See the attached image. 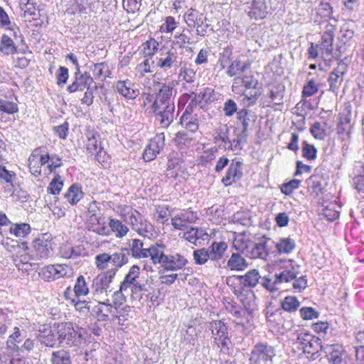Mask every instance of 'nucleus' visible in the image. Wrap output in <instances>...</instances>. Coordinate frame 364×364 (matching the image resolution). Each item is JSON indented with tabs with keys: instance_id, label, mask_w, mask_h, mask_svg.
I'll return each mask as SVG.
<instances>
[{
	"instance_id": "obj_1",
	"label": "nucleus",
	"mask_w": 364,
	"mask_h": 364,
	"mask_svg": "<svg viewBox=\"0 0 364 364\" xmlns=\"http://www.w3.org/2000/svg\"><path fill=\"white\" fill-rule=\"evenodd\" d=\"M174 86L173 82L164 84L159 89L155 97L148 95L144 99V105H151L152 112L157 116V119L163 127H168L175 117V105L173 98Z\"/></svg>"
},
{
	"instance_id": "obj_2",
	"label": "nucleus",
	"mask_w": 364,
	"mask_h": 364,
	"mask_svg": "<svg viewBox=\"0 0 364 364\" xmlns=\"http://www.w3.org/2000/svg\"><path fill=\"white\" fill-rule=\"evenodd\" d=\"M279 265H280L282 271L274 275L276 284L293 282L292 287L296 292H301L306 288V276L297 277L300 273V265L291 259L280 260Z\"/></svg>"
},
{
	"instance_id": "obj_3",
	"label": "nucleus",
	"mask_w": 364,
	"mask_h": 364,
	"mask_svg": "<svg viewBox=\"0 0 364 364\" xmlns=\"http://www.w3.org/2000/svg\"><path fill=\"white\" fill-rule=\"evenodd\" d=\"M117 213L134 230L144 237H149L152 231V225L138 210L130 205H123L117 207Z\"/></svg>"
},
{
	"instance_id": "obj_4",
	"label": "nucleus",
	"mask_w": 364,
	"mask_h": 364,
	"mask_svg": "<svg viewBox=\"0 0 364 364\" xmlns=\"http://www.w3.org/2000/svg\"><path fill=\"white\" fill-rule=\"evenodd\" d=\"M181 55V53L178 52V48L174 46H163L159 49L156 58V65L165 72L178 67L182 62Z\"/></svg>"
},
{
	"instance_id": "obj_5",
	"label": "nucleus",
	"mask_w": 364,
	"mask_h": 364,
	"mask_svg": "<svg viewBox=\"0 0 364 364\" xmlns=\"http://www.w3.org/2000/svg\"><path fill=\"white\" fill-rule=\"evenodd\" d=\"M58 346L62 347L78 346L82 343V335L75 330L70 322L60 323L56 326Z\"/></svg>"
},
{
	"instance_id": "obj_6",
	"label": "nucleus",
	"mask_w": 364,
	"mask_h": 364,
	"mask_svg": "<svg viewBox=\"0 0 364 364\" xmlns=\"http://www.w3.org/2000/svg\"><path fill=\"white\" fill-rule=\"evenodd\" d=\"M153 263L161 264L167 271H178L182 269L188 264V260L183 255L178 253L165 255L164 251L158 247Z\"/></svg>"
},
{
	"instance_id": "obj_7",
	"label": "nucleus",
	"mask_w": 364,
	"mask_h": 364,
	"mask_svg": "<svg viewBox=\"0 0 364 364\" xmlns=\"http://www.w3.org/2000/svg\"><path fill=\"white\" fill-rule=\"evenodd\" d=\"M276 353L274 348L266 343H257L249 358L251 364H272Z\"/></svg>"
},
{
	"instance_id": "obj_8",
	"label": "nucleus",
	"mask_w": 364,
	"mask_h": 364,
	"mask_svg": "<svg viewBox=\"0 0 364 364\" xmlns=\"http://www.w3.org/2000/svg\"><path fill=\"white\" fill-rule=\"evenodd\" d=\"M139 275L140 267L136 264L132 265L120 284L121 289H128L129 288H131L133 294L147 291L148 289L146 285L145 284H141L139 280Z\"/></svg>"
},
{
	"instance_id": "obj_9",
	"label": "nucleus",
	"mask_w": 364,
	"mask_h": 364,
	"mask_svg": "<svg viewBox=\"0 0 364 364\" xmlns=\"http://www.w3.org/2000/svg\"><path fill=\"white\" fill-rule=\"evenodd\" d=\"M127 249L129 250V253L131 252L134 258L143 259L150 257L153 262L158 247L151 246L149 248H144L141 240L133 239L129 241V248Z\"/></svg>"
},
{
	"instance_id": "obj_10",
	"label": "nucleus",
	"mask_w": 364,
	"mask_h": 364,
	"mask_svg": "<svg viewBox=\"0 0 364 364\" xmlns=\"http://www.w3.org/2000/svg\"><path fill=\"white\" fill-rule=\"evenodd\" d=\"M43 277L48 280H55L64 277H70L73 274L72 267L65 264L48 265L42 269Z\"/></svg>"
},
{
	"instance_id": "obj_11",
	"label": "nucleus",
	"mask_w": 364,
	"mask_h": 364,
	"mask_svg": "<svg viewBox=\"0 0 364 364\" xmlns=\"http://www.w3.org/2000/svg\"><path fill=\"white\" fill-rule=\"evenodd\" d=\"M86 149L87 151L92 154H95L98 161L105 162L108 156L105 151H102L99 134L90 131L86 134Z\"/></svg>"
},
{
	"instance_id": "obj_12",
	"label": "nucleus",
	"mask_w": 364,
	"mask_h": 364,
	"mask_svg": "<svg viewBox=\"0 0 364 364\" xmlns=\"http://www.w3.org/2000/svg\"><path fill=\"white\" fill-rule=\"evenodd\" d=\"M271 9V0H252L247 7L248 16L255 20L264 18Z\"/></svg>"
},
{
	"instance_id": "obj_13",
	"label": "nucleus",
	"mask_w": 364,
	"mask_h": 364,
	"mask_svg": "<svg viewBox=\"0 0 364 364\" xmlns=\"http://www.w3.org/2000/svg\"><path fill=\"white\" fill-rule=\"evenodd\" d=\"M165 136L164 133L156 134L146 146L143 159L146 161L154 160L164 146Z\"/></svg>"
},
{
	"instance_id": "obj_14",
	"label": "nucleus",
	"mask_w": 364,
	"mask_h": 364,
	"mask_svg": "<svg viewBox=\"0 0 364 364\" xmlns=\"http://www.w3.org/2000/svg\"><path fill=\"white\" fill-rule=\"evenodd\" d=\"M261 279V276L257 269H251L248 271L245 274L242 276H235L232 277H229L227 279V284L229 286H232V284L230 282H234L235 281H237L240 285L243 286L246 288H253L255 287L259 283V279Z\"/></svg>"
},
{
	"instance_id": "obj_15",
	"label": "nucleus",
	"mask_w": 364,
	"mask_h": 364,
	"mask_svg": "<svg viewBox=\"0 0 364 364\" xmlns=\"http://www.w3.org/2000/svg\"><path fill=\"white\" fill-rule=\"evenodd\" d=\"M36 255L41 257H47L53 250L52 236L46 233L36 238L33 242Z\"/></svg>"
},
{
	"instance_id": "obj_16",
	"label": "nucleus",
	"mask_w": 364,
	"mask_h": 364,
	"mask_svg": "<svg viewBox=\"0 0 364 364\" xmlns=\"http://www.w3.org/2000/svg\"><path fill=\"white\" fill-rule=\"evenodd\" d=\"M92 82L93 78L88 73H82L78 70L75 73V80L67 87V90L70 93L81 92L85 89L87 90V87H90Z\"/></svg>"
},
{
	"instance_id": "obj_17",
	"label": "nucleus",
	"mask_w": 364,
	"mask_h": 364,
	"mask_svg": "<svg viewBox=\"0 0 364 364\" xmlns=\"http://www.w3.org/2000/svg\"><path fill=\"white\" fill-rule=\"evenodd\" d=\"M198 219L197 215L191 210L180 213L171 218V225L176 230H186L189 224Z\"/></svg>"
},
{
	"instance_id": "obj_18",
	"label": "nucleus",
	"mask_w": 364,
	"mask_h": 364,
	"mask_svg": "<svg viewBox=\"0 0 364 364\" xmlns=\"http://www.w3.org/2000/svg\"><path fill=\"white\" fill-rule=\"evenodd\" d=\"M115 275V271L108 270L99 274L92 281V289L97 294L106 291Z\"/></svg>"
},
{
	"instance_id": "obj_19",
	"label": "nucleus",
	"mask_w": 364,
	"mask_h": 364,
	"mask_svg": "<svg viewBox=\"0 0 364 364\" xmlns=\"http://www.w3.org/2000/svg\"><path fill=\"white\" fill-rule=\"evenodd\" d=\"M87 229L98 235L107 236L109 235L106 218L102 215L95 217H88L86 223Z\"/></svg>"
},
{
	"instance_id": "obj_20",
	"label": "nucleus",
	"mask_w": 364,
	"mask_h": 364,
	"mask_svg": "<svg viewBox=\"0 0 364 364\" xmlns=\"http://www.w3.org/2000/svg\"><path fill=\"white\" fill-rule=\"evenodd\" d=\"M208 328L211 331L215 341H221L222 345L226 346L228 340V327L225 323L220 321H213L209 323Z\"/></svg>"
},
{
	"instance_id": "obj_21",
	"label": "nucleus",
	"mask_w": 364,
	"mask_h": 364,
	"mask_svg": "<svg viewBox=\"0 0 364 364\" xmlns=\"http://www.w3.org/2000/svg\"><path fill=\"white\" fill-rule=\"evenodd\" d=\"M114 87L120 95L128 100L135 99L139 94V90L129 80H118Z\"/></svg>"
},
{
	"instance_id": "obj_22",
	"label": "nucleus",
	"mask_w": 364,
	"mask_h": 364,
	"mask_svg": "<svg viewBox=\"0 0 364 364\" xmlns=\"http://www.w3.org/2000/svg\"><path fill=\"white\" fill-rule=\"evenodd\" d=\"M252 245V240L250 232H234L232 248L237 252L246 254Z\"/></svg>"
},
{
	"instance_id": "obj_23",
	"label": "nucleus",
	"mask_w": 364,
	"mask_h": 364,
	"mask_svg": "<svg viewBox=\"0 0 364 364\" xmlns=\"http://www.w3.org/2000/svg\"><path fill=\"white\" fill-rule=\"evenodd\" d=\"M241 166L242 163L240 161L236 159L232 161L225 176L222 179L225 186H230L240 179L242 176Z\"/></svg>"
},
{
	"instance_id": "obj_24",
	"label": "nucleus",
	"mask_w": 364,
	"mask_h": 364,
	"mask_svg": "<svg viewBox=\"0 0 364 364\" xmlns=\"http://www.w3.org/2000/svg\"><path fill=\"white\" fill-rule=\"evenodd\" d=\"M235 328L243 334H249L253 329V316L247 311L234 319Z\"/></svg>"
},
{
	"instance_id": "obj_25",
	"label": "nucleus",
	"mask_w": 364,
	"mask_h": 364,
	"mask_svg": "<svg viewBox=\"0 0 364 364\" xmlns=\"http://www.w3.org/2000/svg\"><path fill=\"white\" fill-rule=\"evenodd\" d=\"M314 335L305 331H295L290 334V339L293 341V346L301 350L303 352L313 341Z\"/></svg>"
},
{
	"instance_id": "obj_26",
	"label": "nucleus",
	"mask_w": 364,
	"mask_h": 364,
	"mask_svg": "<svg viewBox=\"0 0 364 364\" xmlns=\"http://www.w3.org/2000/svg\"><path fill=\"white\" fill-rule=\"evenodd\" d=\"M183 237L186 240L195 245H200L201 241L207 240L208 235L202 228H191L189 230H185Z\"/></svg>"
},
{
	"instance_id": "obj_27",
	"label": "nucleus",
	"mask_w": 364,
	"mask_h": 364,
	"mask_svg": "<svg viewBox=\"0 0 364 364\" xmlns=\"http://www.w3.org/2000/svg\"><path fill=\"white\" fill-rule=\"evenodd\" d=\"M346 73L344 65H338L330 73L328 77L329 90L336 92L343 81V75Z\"/></svg>"
},
{
	"instance_id": "obj_28",
	"label": "nucleus",
	"mask_w": 364,
	"mask_h": 364,
	"mask_svg": "<svg viewBox=\"0 0 364 364\" xmlns=\"http://www.w3.org/2000/svg\"><path fill=\"white\" fill-rule=\"evenodd\" d=\"M38 338L41 343L47 347L55 348L58 346L56 327L53 329L45 328L41 331Z\"/></svg>"
},
{
	"instance_id": "obj_29",
	"label": "nucleus",
	"mask_w": 364,
	"mask_h": 364,
	"mask_svg": "<svg viewBox=\"0 0 364 364\" xmlns=\"http://www.w3.org/2000/svg\"><path fill=\"white\" fill-rule=\"evenodd\" d=\"M327 358L331 363L342 364L344 349L342 346L336 344L327 346L324 348Z\"/></svg>"
},
{
	"instance_id": "obj_30",
	"label": "nucleus",
	"mask_w": 364,
	"mask_h": 364,
	"mask_svg": "<svg viewBox=\"0 0 364 364\" xmlns=\"http://www.w3.org/2000/svg\"><path fill=\"white\" fill-rule=\"evenodd\" d=\"M258 82L252 75L237 76L234 79L232 91L235 92H242L240 87L246 89L255 88Z\"/></svg>"
},
{
	"instance_id": "obj_31",
	"label": "nucleus",
	"mask_w": 364,
	"mask_h": 364,
	"mask_svg": "<svg viewBox=\"0 0 364 364\" xmlns=\"http://www.w3.org/2000/svg\"><path fill=\"white\" fill-rule=\"evenodd\" d=\"M252 259H266L268 256V250L267 247V241H262L258 243H253L245 254Z\"/></svg>"
},
{
	"instance_id": "obj_32",
	"label": "nucleus",
	"mask_w": 364,
	"mask_h": 364,
	"mask_svg": "<svg viewBox=\"0 0 364 364\" xmlns=\"http://www.w3.org/2000/svg\"><path fill=\"white\" fill-rule=\"evenodd\" d=\"M129 250L127 248H122L119 252L109 255L110 262L115 267V272L122 267L125 265L129 262Z\"/></svg>"
},
{
	"instance_id": "obj_33",
	"label": "nucleus",
	"mask_w": 364,
	"mask_h": 364,
	"mask_svg": "<svg viewBox=\"0 0 364 364\" xmlns=\"http://www.w3.org/2000/svg\"><path fill=\"white\" fill-rule=\"evenodd\" d=\"M248 265L247 260L238 252L232 253L227 263V266L232 271H243Z\"/></svg>"
},
{
	"instance_id": "obj_34",
	"label": "nucleus",
	"mask_w": 364,
	"mask_h": 364,
	"mask_svg": "<svg viewBox=\"0 0 364 364\" xmlns=\"http://www.w3.org/2000/svg\"><path fill=\"white\" fill-rule=\"evenodd\" d=\"M228 247V244L223 241H215L212 242L209 247L210 259L213 261H218L221 259L227 251Z\"/></svg>"
},
{
	"instance_id": "obj_35",
	"label": "nucleus",
	"mask_w": 364,
	"mask_h": 364,
	"mask_svg": "<svg viewBox=\"0 0 364 364\" xmlns=\"http://www.w3.org/2000/svg\"><path fill=\"white\" fill-rule=\"evenodd\" d=\"M82 188L78 184H73L65 193V198L72 205H76L83 197Z\"/></svg>"
},
{
	"instance_id": "obj_36",
	"label": "nucleus",
	"mask_w": 364,
	"mask_h": 364,
	"mask_svg": "<svg viewBox=\"0 0 364 364\" xmlns=\"http://www.w3.org/2000/svg\"><path fill=\"white\" fill-rule=\"evenodd\" d=\"M322 349L321 340L314 336L313 341L309 343V346L304 350V353L306 355V358L311 360H316L320 355V351Z\"/></svg>"
},
{
	"instance_id": "obj_37",
	"label": "nucleus",
	"mask_w": 364,
	"mask_h": 364,
	"mask_svg": "<svg viewBox=\"0 0 364 364\" xmlns=\"http://www.w3.org/2000/svg\"><path fill=\"white\" fill-rule=\"evenodd\" d=\"M354 33V22L353 21H346L341 27L338 39L345 44L353 37Z\"/></svg>"
},
{
	"instance_id": "obj_38",
	"label": "nucleus",
	"mask_w": 364,
	"mask_h": 364,
	"mask_svg": "<svg viewBox=\"0 0 364 364\" xmlns=\"http://www.w3.org/2000/svg\"><path fill=\"white\" fill-rule=\"evenodd\" d=\"M194 140L193 134L188 131L178 132L174 138L175 144L180 149L191 146Z\"/></svg>"
},
{
	"instance_id": "obj_39",
	"label": "nucleus",
	"mask_w": 364,
	"mask_h": 364,
	"mask_svg": "<svg viewBox=\"0 0 364 364\" xmlns=\"http://www.w3.org/2000/svg\"><path fill=\"white\" fill-rule=\"evenodd\" d=\"M81 253L80 247H74L70 243H63L60 246L59 255L64 259H74Z\"/></svg>"
},
{
	"instance_id": "obj_40",
	"label": "nucleus",
	"mask_w": 364,
	"mask_h": 364,
	"mask_svg": "<svg viewBox=\"0 0 364 364\" xmlns=\"http://www.w3.org/2000/svg\"><path fill=\"white\" fill-rule=\"evenodd\" d=\"M250 66V64L248 62L236 59L229 65L227 74L230 77L239 75L249 69Z\"/></svg>"
},
{
	"instance_id": "obj_41",
	"label": "nucleus",
	"mask_w": 364,
	"mask_h": 364,
	"mask_svg": "<svg viewBox=\"0 0 364 364\" xmlns=\"http://www.w3.org/2000/svg\"><path fill=\"white\" fill-rule=\"evenodd\" d=\"M181 124L190 133H193L198 129V124L196 116L191 113L185 112L181 117Z\"/></svg>"
},
{
	"instance_id": "obj_42",
	"label": "nucleus",
	"mask_w": 364,
	"mask_h": 364,
	"mask_svg": "<svg viewBox=\"0 0 364 364\" xmlns=\"http://www.w3.org/2000/svg\"><path fill=\"white\" fill-rule=\"evenodd\" d=\"M0 52L4 55H13L17 52L14 41L6 34H3L0 41Z\"/></svg>"
},
{
	"instance_id": "obj_43",
	"label": "nucleus",
	"mask_w": 364,
	"mask_h": 364,
	"mask_svg": "<svg viewBox=\"0 0 364 364\" xmlns=\"http://www.w3.org/2000/svg\"><path fill=\"white\" fill-rule=\"evenodd\" d=\"M275 247L279 253L289 254L295 249L296 243L289 237H283L279 240Z\"/></svg>"
},
{
	"instance_id": "obj_44",
	"label": "nucleus",
	"mask_w": 364,
	"mask_h": 364,
	"mask_svg": "<svg viewBox=\"0 0 364 364\" xmlns=\"http://www.w3.org/2000/svg\"><path fill=\"white\" fill-rule=\"evenodd\" d=\"M109 226L118 238L124 237L129 232L127 226L118 219L111 218L109 220Z\"/></svg>"
},
{
	"instance_id": "obj_45",
	"label": "nucleus",
	"mask_w": 364,
	"mask_h": 364,
	"mask_svg": "<svg viewBox=\"0 0 364 364\" xmlns=\"http://www.w3.org/2000/svg\"><path fill=\"white\" fill-rule=\"evenodd\" d=\"M39 149H35L28 158V167L32 175L38 176L41 173V166L38 161Z\"/></svg>"
},
{
	"instance_id": "obj_46",
	"label": "nucleus",
	"mask_w": 364,
	"mask_h": 364,
	"mask_svg": "<svg viewBox=\"0 0 364 364\" xmlns=\"http://www.w3.org/2000/svg\"><path fill=\"white\" fill-rule=\"evenodd\" d=\"M52 364H71L70 354L65 350L54 351L51 357Z\"/></svg>"
},
{
	"instance_id": "obj_47",
	"label": "nucleus",
	"mask_w": 364,
	"mask_h": 364,
	"mask_svg": "<svg viewBox=\"0 0 364 364\" xmlns=\"http://www.w3.org/2000/svg\"><path fill=\"white\" fill-rule=\"evenodd\" d=\"M21 8L23 11L24 17H31V19L36 20L38 16V11L35 7V4L31 2L30 0H20Z\"/></svg>"
},
{
	"instance_id": "obj_48",
	"label": "nucleus",
	"mask_w": 364,
	"mask_h": 364,
	"mask_svg": "<svg viewBox=\"0 0 364 364\" xmlns=\"http://www.w3.org/2000/svg\"><path fill=\"white\" fill-rule=\"evenodd\" d=\"M200 19H204V14L196 10L190 9L184 14V20L188 27H196Z\"/></svg>"
},
{
	"instance_id": "obj_49",
	"label": "nucleus",
	"mask_w": 364,
	"mask_h": 364,
	"mask_svg": "<svg viewBox=\"0 0 364 364\" xmlns=\"http://www.w3.org/2000/svg\"><path fill=\"white\" fill-rule=\"evenodd\" d=\"M21 341L22 336L21 331L18 327H15L14 328V332L6 341L7 347L14 351H18L20 350V346L18 344L21 342Z\"/></svg>"
},
{
	"instance_id": "obj_50",
	"label": "nucleus",
	"mask_w": 364,
	"mask_h": 364,
	"mask_svg": "<svg viewBox=\"0 0 364 364\" xmlns=\"http://www.w3.org/2000/svg\"><path fill=\"white\" fill-rule=\"evenodd\" d=\"M284 90V86L282 85H278L270 90L269 96L274 105H283Z\"/></svg>"
},
{
	"instance_id": "obj_51",
	"label": "nucleus",
	"mask_w": 364,
	"mask_h": 364,
	"mask_svg": "<svg viewBox=\"0 0 364 364\" xmlns=\"http://www.w3.org/2000/svg\"><path fill=\"white\" fill-rule=\"evenodd\" d=\"M74 292L77 298L86 296L89 293V287L83 276L80 275L77 277L74 286Z\"/></svg>"
},
{
	"instance_id": "obj_52",
	"label": "nucleus",
	"mask_w": 364,
	"mask_h": 364,
	"mask_svg": "<svg viewBox=\"0 0 364 364\" xmlns=\"http://www.w3.org/2000/svg\"><path fill=\"white\" fill-rule=\"evenodd\" d=\"M98 320L105 321L113 311L112 305H104L103 304H97L93 308Z\"/></svg>"
},
{
	"instance_id": "obj_53",
	"label": "nucleus",
	"mask_w": 364,
	"mask_h": 364,
	"mask_svg": "<svg viewBox=\"0 0 364 364\" xmlns=\"http://www.w3.org/2000/svg\"><path fill=\"white\" fill-rule=\"evenodd\" d=\"M159 43L154 38L146 41L143 45V52L146 58H153L159 49Z\"/></svg>"
},
{
	"instance_id": "obj_54",
	"label": "nucleus",
	"mask_w": 364,
	"mask_h": 364,
	"mask_svg": "<svg viewBox=\"0 0 364 364\" xmlns=\"http://www.w3.org/2000/svg\"><path fill=\"white\" fill-rule=\"evenodd\" d=\"M31 231V227L27 223L16 224L10 228V232L17 237H25Z\"/></svg>"
},
{
	"instance_id": "obj_55",
	"label": "nucleus",
	"mask_w": 364,
	"mask_h": 364,
	"mask_svg": "<svg viewBox=\"0 0 364 364\" xmlns=\"http://www.w3.org/2000/svg\"><path fill=\"white\" fill-rule=\"evenodd\" d=\"M194 262L196 264H204L208 260L210 259V255L209 250L205 248H201L196 250L193 254Z\"/></svg>"
},
{
	"instance_id": "obj_56",
	"label": "nucleus",
	"mask_w": 364,
	"mask_h": 364,
	"mask_svg": "<svg viewBox=\"0 0 364 364\" xmlns=\"http://www.w3.org/2000/svg\"><path fill=\"white\" fill-rule=\"evenodd\" d=\"M300 302L296 296H289L284 299L282 303V309L285 311H295L299 306Z\"/></svg>"
},
{
	"instance_id": "obj_57",
	"label": "nucleus",
	"mask_w": 364,
	"mask_h": 364,
	"mask_svg": "<svg viewBox=\"0 0 364 364\" xmlns=\"http://www.w3.org/2000/svg\"><path fill=\"white\" fill-rule=\"evenodd\" d=\"M139 70L142 75L153 73L156 67V62L151 58H147L139 65Z\"/></svg>"
},
{
	"instance_id": "obj_58",
	"label": "nucleus",
	"mask_w": 364,
	"mask_h": 364,
	"mask_svg": "<svg viewBox=\"0 0 364 364\" xmlns=\"http://www.w3.org/2000/svg\"><path fill=\"white\" fill-rule=\"evenodd\" d=\"M18 111V107L16 103L0 99V112L12 114Z\"/></svg>"
},
{
	"instance_id": "obj_59",
	"label": "nucleus",
	"mask_w": 364,
	"mask_h": 364,
	"mask_svg": "<svg viewBox=\"0 0 364 364\" xmlns=\"http://www.w3.org/2000/svg\"><path fill=\"white\" fill-rule=\"evenodd\" d=\"M92 71L95 78L105 79L107 76L109 68L105 63H100L94 64L92 68Z\"/></svg>"
},
{
	"instance_id": "obj_60",
	"label": "nucleus",
	"mask_w": 364,
	"mask_h": 364,
	"mask_svg": "<svg viewBox=\"0 0 364 364\" xmlns=\"http://www.w3.org/2000/svg\"><path fill=\"white\" fill-rule=\"evenodd\" d=\"M353 125H344L338 124L336 132L342 141H348L351 136Z\"/></svg>"
},
{
	"instance_id": "obj_61",
	"label": "nucleus",
	"mask_w": 364,
	"mask_h": 364,
	"mask_svg": "<svg viewBox=\"0 0 364 364\" xmlns=\"http://www.w3.org/2000/svg\"><path fill=\"white\" fill-rule=\"evenodd\" d=\"M63 186V181L59 175L55 176L51 181L48 187V192L53 195L59 194Z\"/></svg>"
},
{
	"instance_id": "obj_62",
	"label": "nucleus",
	"mask_w": 364,
	"mask_h": 364,
	"mask_svg": "<svg viewBox=\"0 0 364 364\" xmlns=\"http://www.w3.org/2000/svg\"><path fill=\"white\" fill-rule=\"evenodd\" d=\"M300 183H301L300 180L292 179L287 183H283L281 186V187H280L281 192L286 196H289L294 190L297 189L299 187Z\"/></svg>"
},
{
	"instance_id": "obj_63",
	"label": "nucleus",
	"mask_w": 364,
	"mask_h": 364,
	"mask_svg": "<svg viewBox=\"0 0 364 364\" xmlns=\"http://www.w3.org/2000/svg\"><path fill=\"white\" fill-rule=\"evenodd\" d=\"M249 111L247 109H242L237 112V118L242 124V133L245 136L249 127L250 118L248 117Z\"/></svg>"
},
{
	"instance_id": "obj_64",
	"label": "nucleus",
	"mask_w": 364,
	"mask_h": 364,
	"mask_svg": "<svg viewBox=\"0 0 364 364\" xmlns=\"http://www.w3.org/2000/svg\"><path fill=\"white\" fill-rule=\"evenodd\" d=\"M334 36L327 34H323L321 38V48L326 54H331L333 50V43Z\"/></svg>"
}]
</instances>
